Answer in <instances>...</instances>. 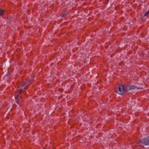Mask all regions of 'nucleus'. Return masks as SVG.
Returning <instances> with one entry per match:
<instances>
[{
  "label": "nucleus",
  "instance_id": "6e6552de",
  "mask_svg": "<svg viewBox=\"0 0 149 149\" xmlns=\"http://www.w3.org/2000/svg\"><path fill=\"white\" fill-rule=\"evenodd\" d=\"M17 104H18V107H20V105L19 104H18V102H17Z\"/></svg>",
  "mask_w": 149,
  "mask_h": 149
},
{
  "label": "nucleus",
  "instance_id": "f03ea898",
  "mask_svg": "<svg viewBox=\"0 0 149 149\" xmlns=\"http://www.w3.org/2000/svg\"><path fill=\"white\" fill-rule=\"evenodd\" d=\"M125 91V87L122 85H120L119 86L118 88V91L117 93L120 95H122Z\"/></svg>",
  "mask_w": 149,
  "mask_h": 149
},
{
  "label": "nucleus",
  "instance_id": "f257e3e1",
  "mask_svg": "<svg viewBox=\"0 0 149 149\" xmlns=\"http://www.w3.org/2000/svg\"><path fill=\"white\" fill-rule=\"evenodd\" d=\"M30 83L29 82H26L24 83L22 85L21 87L19 89L15 92V98L16 100H19L21 99V92L24 89H25L27 88V86Z\"/></svg>",
  "mask_w": 149,
  "mask_h": 149
},
{
  "label": "nucleus",
  "instance_id": "39448f33",
  "mask_svg": "<svg viewBox=\"0 0 149 149\" xmlns=\"http://www.w3.org/2000/svg\"><path fill=\"white\" fill-rule=\"evenodd\" d=\"M3 14V10L0 8V16L2 15Z\"/></svg>",
  "mask_w": 149,
  "mask_h": 149
},
{
  "label": "nucleus",
  "instance_id": "7ed1b4c3",
  "mask_svg": "<svg viewBox=\"0 0 149 149\" xmlns=\"http://www.w3.org/2000/svg\"><path fill=\"white\" fill-rule=\"evenodd\" d=\"M141 142L145 145H149V136L144 139H142Z\"/></svg>",
  "mask_w": 149,
  "mask_h": 149
},
{
  "label": "nucleus",
  "instance_id": "0eeeda50",
  "mask_svg": "<svg viewBox=\"0 0 149 149\" xmlns=\"http://www.w3.org/2000/svg\"><path fill=\"white\" fill-rule=\"evenodd\" d=\"M65 16V15H64V14H63V15H61V16H62V17H64V16Z\"/></svg>",
  "mask_w": 149,
  "mask_h": 149
},
{
  "label": "nucleus",
  "instance_id": "1a4fd4ad",
  "mask_svg": "<svg viewBox=\"0 0 149 149\" xmlns=\"http://www.w3.org/2000/svg\"><path fill=\"white\" fill-rule=\"evenodd\" d=\"M148 13H149V10H148Z\"/></svg>",
  "mask_w": 149,
  "mask_h": 149
},
{
  "label": "nucleus",
  "instance_id": "20e7f679",
  "mask_svg": "<svg viewBox=\"0 0 149 149\" xmlns=\"http://www.w3.org/2000/svg\"><path fill=\"white\" fill-rule=\"evenodd\" d=\"M136 88L138 89V88H137V87L136 86L134 85L130 86L129 87V88L130 90H132V89H135Z\"/></svg>",
  "mask_w": 149,
  "mask_h": 149
},
{
  "label": "nucleus",
  "instance_id": "423d86ee",
  "mask_svg": "<svg viewBox=\"0 0 149 149\" xmlns=\"http://www.w3.org/2000/svg\"><path fill=\"white\" fill-rule=\"evenodd\" d=\"M148 13H149L148 12V11H147V12H146L145 13L144 15V16H147V15H148Z\"/></svg>",
  "mask_w": 149,
  "mask_h": 149
}]
</instances>
